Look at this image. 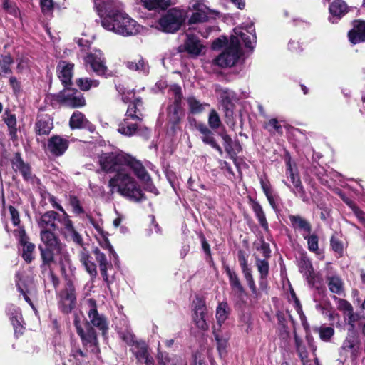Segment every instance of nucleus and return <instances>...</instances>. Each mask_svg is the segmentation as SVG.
Wrapping results in <instances>:
<instances>
[{"label":"nucleus","instance_id":"obj_11","mask_svg":"<svg viewBox=\"0 0 365 365\" xmlns=\"http://www.w3.org/2000/svg\"><path fill=\"white\" fill-rule=\"evenodd\" d=\"M187 11L192 12L188 19L189 24L204 23L208 21L209 8L202 0H191L189 3Z\"/></svg>","mask_w":365,"mask_h":365},{"label":"nucleus","instance_id":"obj_38","mask_svg":"<svg viewBox=\"0 0 365 365\" xmlns=\"http://www.w3.org/2000/svg\"><path fill=\"white\" fill-rule=\"evenodd\" d=\"M329 12L336 16H341L347 12V5L343 0H335L329 6Z\"/></svg>","mask_w":365,"mask_h":365},{"label":"nucleus","instance_id":"obj_13","mask_svg":"<svg viewBox=\"0 0 365 365\" xmlns=\"http://www.w3.org/2000/svg\"><path fill=\"white\" fill-rule=\"evenodd\" d=\"M58 221L62 226V234L68 239L69 238L76 244L83 246V240L81 235L76 231L73 222L66 211L62 213V217L58 218Z\"/></svg>","mask_w":365,"mask_h":365},{"label":"nucleus","instance_id":"obj_29","mask_svg":"<svg viewBox=\"0 0 365 365\" xmlns=\"http://www.w3.org/2000/svg\"><path fill=\"white\" fill-rule=\"evenodd\" d=\"M292 225L294 229H299L309 235L312 231L311 224L299 215H292L289 217Z\"/></svg>","mask_w":365,"mask_h":365},{"label":"nucleus","instance_id":"obj_5","mask_svg":"<svg viewBox=\"0 0 365 365\" xmlns=\"http://www.w3.org/2000/svg\"><path fill=\"white\" fill-rule=\"evenodd\" d=\"M241 54L239 39L236 36H231L229 46L213 60V63L220 67H230L236 63Z\"/></svg>","mask_w":365,"mask_h":365},{"label":"nucleus","instance_id":"obj_48","mask_svg":"<svg viewBox=\"0 0 365 365\" xmlns=\"http://www.w3.org/2000/svg\"><path fill=\"white\" fill-rule=\"evenodd\" d=\"M319 334L322 341H329L334 334V329L330 327H321Z\"/></svg>","mask_w":365,"mask_h":365},{"label":"nucleus","instance_id":"obj_37","mask_svg":"<svg viewBox=\"0 0 365 365\" xmlns=\"http://www.w3.org/2000/svg\"><path fill=\"white\" fill-rule=\"evenodd\" d=\"M76 85L81 91H88L92 87H98L99 81L88 77H81L76 79Z\"/></svg>","mask_w":365,"mask_h":365},{"label":"nucleus","instance_id":"obj_36","mask_svg":"<svg viewBox=\"0 0 365 365\" xmlns=\"http://www.w3.org/2000/svg\"><path fill=\"white\" fill-rule=\"evenodd\" d=\"M329 290L334 294H341L344 292V283L337 276L328 277L327 279Z\"/></svg>","mask_w":365,"mask_h":365},{"label":"nucleus","instance_id":"obj_56","mask_svg":"<svg viewBox=\"0 0 365 365\" xmlns=\"http://www.w3.org/2000/svg\"><path fill=\"white\" fill-rule=\"evenodd\" d=\"M337 308L338 309L343 311L344 314L353 311V307L351 304L346 300L343 299H337Z\"/></svg>","mask_w":365,"mask_h":365},{"label":"nucleus","instance_id":"obj_31","mask_svg":"<svg viewBox=\"0 0 365 365\" xmlns=\"http://www.w3.org/2000/svg\"><path fill=\"white\" fill-rule=\"evenodd\" d=\"M294 344L296 346V351L301 359V361L303 365H309V361L308 359V352L305 347V345L303 344L302 339H300L297 333L294 332Z\"/></svg>","mask_w":365,"mask_h":365},{"label":"nucleus","instance_id":"obj_49","mask_svg":"<svg viewBox=\"0 0 365 365\" xmlns=\"http://www.w3.org/2000/svg\"><path fill=\"white\" fill-rule=\"evenodd\" d=\"M234 32L236 35L235 36L237 37V38L239 39L240 41H243V43H245V46L247 48H253L252 43L250 39V36L249 35L240 31V29H235Z\"/></svg>","mask_w":365,"mask_h":365},{"label":"nucleus","instance_id":"obj_15","mask_svg":"<svg viewBox=\"0 0 365 365\" xmlns=\"http://www.w3.org/2000/svg\"><path fill=\"white\" fill-rule=\"evenodd\" d=\"M184 50L192 57H197L205 52V46L201 41L193 34H187L183 45Z\"/></svg>","mask_w":365,"mask_h":365},{"label":"nucleus","instance_id":"obj_24","mask_svg":"<svg viewBox=\"0 0 365 365\" xmlns=\"http://www.w3.org/2000/svg\"><path fill=\"white\" fill-rule=\"evenodd\" d=\"M287 170L289 172V178L293 184L294 188L292 191L295 193V195H299V197L305 201L307 200L306 192L302 185V181L297 173H295L290 163H287Z\"/></svg>","mask_w":365,"mask_h":365},{"label":"nucleus","instance_id":"obj_50","mask_svg":"<svg viewBox=\"0 0 365 365\" xmlns=\"http://www.w3.org/2000/svg\"><path fill=\"white\" fill-rule=\"evenodd\" d=\"M220 119L215 110H212L208 118V124L213 129H217L220 125Z\"/></svg>","mask_w":365,"mask_h":365},{"label":"nucleus","instance_id":"obj_14","mask_svg":"<svg viewBox=\"0 0 365 365\" xmlns=\"http://www.w3.org/2000/svg\"><path fill=\"white\" fill-rule=\"evenodd\" d=\"M69 146V141L58 135H52L47 143L48 151L55 157L63 155Z\"/></svg>","mask_w":365,"mask_h":365},{"label":"nucleus","instance_id":"obj_60","mask_svg":"<svg viewBox=\"0 0 365 365\" xmlns=\"http://www.w3.org/2000/svg\"><path fill=\"white\" fill-rule=\"evenodd\" d=\"M70 356H72L74 361H78V358L87 357L86 352L83 351L81 348L74 346L71 349Z\"/></svg>","mask_w":365,"mask_h":365},{"label":"nucleus","instance_id":"obj_41","mask_svg":"<svg viewBox=\"0 0 365 365\" xmlns=\"http://www.w3.org/2000/svg\"><path fill=\"white\" fill-rule=\"evenodd\" d=\"M85 119V115L79 111L74 112L70 118V128L72 130L81 129L82 125Z\"/></svg>","mask_w":365,"mask_h":365},{"label":"nucleus","instance_id":"obj_32","mask_svg":"<svg viewBox=\"0 0 365 365\" xmlns=\"http://www.w3.org/2000/svg\"><path fill=\"white\" fill-rule=\"evenodd\" d=\"M225 270L229 277L230 283L232 289L238 296H241L244 293L245 289L240 283L237 274L228 267H226Z\"/></svg>","mask_w":365,"mask_h":365},{"label":"nucleus","instance_id":"obj_20","mask_svg":"<svg viewBox=\"0 0 365 365\" xmlns=\"http://www.w3.org/2000/svg\"><path fill=\"white\" fill-rule=\"evenodd\" d=\"M79 261L86 272L90 275L91 280L93 282L98 276L97 266L85 247H83V250L79 253Z\"/></svg>","mask_w":365,"mask_h":365},{"label":"nucleus","instance_id":"obj_10","mask_svg":"<svg viewBox=\"0 0 365 365\" xmlns=\"http://www.w3.org/2000/svg\"><path fill=\"white\" fill-rule=\"evenodd\" d=\"M84 61L98 76L107 77L108 69L106 66V60L101 51L88 53L84 58Z\"/></svg>","mask_w":365,"mask_h":365},{"label":"nucleus","instance_id":"obj_33","mask_svg":"<svg viewBox=\"0 0 365 365\" xmlns=\"http://www.w3.org/2000/svg\"><path fill=\"white\" fill-rule=\"evenodd\" d=\"M130 351L135 356L138 361L142 362L143 358L148 355V346L147 344L142 340L138 341L131 348Z\"/></svg>","mask_w":365,"mask_h":365},{"label":"nucleus","instance_id":"obj_27","mask_svg":"<svg viewBox=\"0 0 365 365\" xmlns=\"http://www.w3.org/2000/svg\"><path fill=\"white\" fill-rule=\"evenodd\" d=\"M130 117H126L119 123L118 131L127 136L133 135L138 129L137 123H130Z\"/></svg>","mask_w":365,"mask_h":365},{"label":"nucleus","instance_id":"obj_17","mask_svg":"<svg viewBox=\"0 0 365 365\" xmlns=\"http://www.w3.org/2000/svg\"><path fill=\"white\" fill-rule=\"evenodd\" d=\"M92 253L93 254L95 259L98 264L100 272L103 281L107 284H109L110 282L109 281L108 270L113 268L111 262L108 260L106 255L101 252L100 248L98 247H94L93 248Z\"/></svg>","mask_w":365,"mask_h":365},{"label":"nucleus","instance_id":"obj_44","mask_svg":"<svg viewBox=\"0 0 365 365\" xmlns=\"http://www.w3.org/2000/svg\"><path fill=\"white\" fill-rule=\"evenodd\" d=\"M256 266L259 272L260 273L261 278H265L269 274V263L266 259H260L259 257L255 256Z\"/></svg>","mask_w":365,"mask_h":365},{"label":"nucleus","instance_id":"obj_63","mask_svg":"<svg viewBox=\"0 0 365 365\" xmlns=\"http://www.w3.org/2000/svg\"><path fill=\"white\" fill-rule=\"evenodd\" d=\"M7 116L4 118V123L6 124L8 128L16 127V118L14 114L6 111Z\"/></svg>","mask_w":365,"mask_h":365},{"label":"nucleus","instance_id":"obj_57","mask_svg":"<svg viewBox=\"0 0 365 365\" xmlns=\"http://www.w3.org/2000/svg\"><path fill=\"white\" fill-rule=\"evenodd\" d=\"M202 141L210 145L212 148H215L220 154L222 153V150L220 146L216 143L214 138L211 134H205L202 138Z\"/></svg>","mask_w":365,"mask_h":365},{"label":"nucleus","instance_id":"obj_6","mask_svg":"<svg viewBox=\"0 0 365 365\" xmlns=\"http://www.w3.org/2000/svg\"><path fill=\"white\" fill-rule=\"evenodd\" d=\"M185 20L183 11L175 8L171 9L161 17V30L167 33L177 31Z\"/></svg>","mask_w":365,"mask_h":365},{"label":"nucleus","instance_id":"obj_40","mask_svg":"<svg viewBox=\"0 0 365 365\" xmlns=\"http://www.w3.org/2000/svg\"><path fill=\"white\" fill-rule=\"evenodd\" d=\"M93 2L98 14L117 6L116 0H93Z\"/></svg>","mask_w":365,"mask_h":365},{"label":"nucleus","instance_id":"obj_23","mask_svg":"<svg viewBox=\"0 0 365 365\" xmlns=\"http://www.w3.org/2000/svg\"><path fill=\"white\" fill-rule=\"evenodd\" d=\"M54 230L44 229L40 232L41 240L43 245V247L61 249V242L58 237L53 232Z\"/></svg>","mask_w":365,"mask_h":365},{"label":"nucleus","instance_id":"obj_35","mask_svg":"<svg viewBox=\"0 0 365 365\" xmlns=\"http://www.w3.org/2000/svg\"><path fill=\"white\" fill-rule=\"evenodd\" d=\"M23 247L22 248V259L27 263L30 264L34 259V252L36 246L34 243L30 242L29 241L26 242L25 244H19Z\"/></svg>","mask_w":365,"mask_h":365},{"label":"nucleus","instance_id":"obj_55","mask_svg":"<svg viewBox=\"0 0 365 365\" xmlns=\"http://www.w3.org/2000/svg\"><path fill=\"white\" fill-rule=\"evenodd\" d=\"M14 234L19 238V244H25V242H28L29 240V237L26 235V230L23 226H19L18 229L14 230Z\"/></svg>","mask_w":365,"mask_h":365},{"label":"nucleus","instance_id":"obj_2","mask_svg":"<svg viewBox=\"0 0 365 365\" xmlns=\"http://www.w3.org/2000/svg\"><path fill=\"white\" fill-rule=\"evenodd\" d=\"M98 15L101 26L108 31L123 36H134L139 32V25L136 21L119 9L118 6Z\"/></svg>","mask_w":365,"mask_h":365},{"label":"nucleus","instance_id":"obj_16","mask_svg":"<svg viewBox=\"0 0 365 365\" xmlns=\"http://www.w3.org/2000/svg\"><path fill=\"white\" fill-rule=\"evenodd\" d=\"M58 76L63 87L73 86L74 64L66 61H60L57 64Z\"/></svg>","mask_w":365,"mask_h":365},{"label":"nucleus","instance_id":"obj_19","mask_svg":"<svg viewBox=\"0 0 365 365\" xmlns=\"http://www.w3.org/2000/svg\"><path fill=\"white\" fill-rule=\"evenodd\" d=\"M38 250L41 259L40 269L41 273L44 274L48 269L51 268L52 264L55 262V252H59L61 249L43 247L42 245H38Z\"/></svg>","mask_w":365,"mask_h":365},{"label":"nucleus","instance_id":"obj_62","mask_svg":"<svg viewBox=\"0 0 365 365\" xmlns=\"http://www.w3.org/2000/svg\"><path fill=\"white\" fill-rule=\"evenodd\" d=\"M215 338L217 343V349L221 353L225 351L227 345V340L226 339L221 338L219 334L214 331Z\"/></svg>","mask_w":365,"mask_h":365},{"label":"nucleus","instance_id":"obj_52","mask_svg":"<svg viewBox=\"0 0 365 365\" xmlns=\"http://www.w3.org/2000/svg\"><path fill=\"white\" fill-rule=\"evenodd\" d=\"M242 273L244 274V277L246 279V281L248 283V286L251 289L252 292L253 293H255L257 291L256 286L252 275L251 270L249 267H245L244 269H242Z\"/></svg>","mask_w":365,"mask_h":365},{"label":"nucleus","instance_id":"obj_25","mask_svg":"<svg viewBox=\"0 0 365 365\" xmlns=\"http://www.w3.org/2000/svg\"><path fill=\"white\" fill-rule=\"evenodd\" d=\"M349 38L354 44L365 41V21H356L354 29L349 32Z\"/></svg>","mask_w":365,"mask_h":365},{"label":"nucleus","instance_id":"obj_12","mask_svg":"<svg viewBox=\"0 0 365 365\" xmlns=\"http://www.w3.org/2000/svg\"><path fill=\"white\" fill-rule=\"evenodd\" d=\"M10 162L13 170L16 173L19 172L24 181L34 182L35 179L38 180L36 176L32 173L31 165L24 161L21 153L16 152L14 156L10 160Z\"/></svg>","mask_w":365,"mask_h":365},{"label":"nucleus","instance_id":"obj_42","mask_svg":"<svg viewBox=\"0 0 365 365\" xmlns=\"http://www.w3.org/2000/svg\"><path fill=\"white\" fill-rule=\"evenodd\" d=\"M2 8L6 13L14 17L20 15V10L16 4L10 0H2Z\"/></svg>","mask_w":365,"mask_h":365},{"label":"nucleus","instance_id":"obj_47","mask_svg":"<svg viewBox=\"0 0 365 365\" xmlns=\"http://www.w3.org/2000/svg\"><path fill=\"white\" fill-rule=\"evenodd\" d=\"M304 239L307 240L308 248L312 252H317L319 249V238L317 235H304Z\"/></svg>","mask_w":365,"mask_h":365},{"label":"nucleus","instance_id":"obj_22","mask_svg":"<svg viewBox=\"0 0 365 365\" xmlns=\"http://www.w3.org/2000/svg\"><path fill=\"white\" fill-rule=\"evenodd\" d=\"M143 105V103L140 97L134 98L128 106L125 116L130 117L133 120L141 121L143 119V114L141 113Z\"/></svg>","mask_w":365,"mask_h":365},{"label":"nucleus","instance_id":"obj_3","mask_svg":"<svg viewBox=\"0 0 365 365\" xmlns=\"http://www.w3.org/2000/svg\"><path fill=\"white\" fill-rule=\"evenodd\" d=\"M74 326L84 349L93 354H99L100 346L97 332L90 324V322L86 320L83 328L81 327L80 321L76 319L74 320Z\"/></svg>","mask_w":365,"mask_h":365},{"label":"nucleus","instance_id":"obj_51","mask_svg":"<svg viewBox=\"0 0 365 365\" xmlns=\"http://www.w3.org/2000/svg\"><path fill=\"white\" fill-rule=\"evenodd\" d=\"M11 322L13 325V328L14 330V334L16 337L22 335L24 331V327L19 321L16 316H12L10 318Z\"/></svg>","mask_w":365,"mask_h":365},{"label":"nucleus","instance_id":"obj_54","mask_svg":"<svg viewBox=\"0 0 365 365\" xmlns=\"http://www.w3.org/2000/svg\"><path fill=\"white\" fill-rule=\"evenodd\" d=\"M71 260L69 258H65L64 261L61 260L59 262L61 274L65 280L66 283H68V281H73L72 279L66 273V265H70Z\"/></svg>","mask_w":365,"mask_h":365},{"label":"nucleus","instance_id":"obj_4","mask_svg":"<svg viewBox=\"0 0 365 365\" xmlns=\"http://www.w3.org/2000/svg\"><path fill=\"white\" fill-rule=\"evenodd\" d=\"M73 86L64 87L58 93L52 95V101L71 108H82L86 105L83 94Z\"/></svg>","mask_w":365,"mask_h":365},{"label":"nucleus","instance_id":"obj_34","mask_svg":"<svg viewBox=\"0 0 365 365\" xmlns=\"http://www.w3.org/2000/svg\"><path fill=\"white\" fill-rule=\"evenodd\" d=\"M125 64L130 71H141L144 73H148V68L141 56H138L136 58L126 61Z\"/></svg>","mask_w":365,"mask_h":365},{"label":"nucleus","instance_id":"obj_45","mask_svg":"<svg viewBox=\"0 0 365 365\" xmlns=\"http://www.w3.org/2000/svg\"><path fill=\"white\" fill-rule=\"evenodd\" d=\"M358 340L352 336H349L344 340L342 349L346 351L355 352L358 348Z\"/></svg>","mask_w":365,"mask_h":365},{"label":"nucleus","instance_id":"obj_9","mask_svg":"<svg viewBox=\"0 0 365 365\" xmlns=\"http://www.w3.org/2000/svg\"><path fill=\"white\" fill-rule=\"evenodd\" d=\"M89 305V311L88 316L89 317L90 324L94 328L96 327L98 330L101 331L102 335L106 336L108 330V324L106 317L100 314L97 309L96 301L93 299L88 300Z\"/></svg>","mask_w":365,"mask_h":365},{"label":"nucleus","instance_id":"obj_8","mask_svg":"<svg viewBox=\"0 0 365 365\" xmlns=\"http://www.w3.org/2000/svg\"><path fill=\"white\" fill-rule=\"evenodd\" d=\"M170 91L174 98L173 105L168 108V117L170 121L174 124H178L185 115L184 110L182 107V91L179 86L173 85L170 87Z\"/></svg>","mask_w":365,"mask_h":365},{"label":"nucleus","instance_id":"obj_26","mask_svg":"<svg viewBox=\"0 0 365 365\" xmlns=\"http://www.w3.org/2000/svg\"><path fill=\"white\" fill-rule=\"evenodd\" d=\"M87 217L88 218L89 222L91 223V225L96 229V230L102 237L101 240H98V242L101 247L105 250H109L113 247V245H111L110 240H108V233L107 232L103 231V230L98 225V224L91 215H87Z\"/></svg>","mask_w":365,"mask_h":365},{"label":"nucleus","instance_id":"obj_59","mask_svg":"<svg viewBox=\"0 0 365 365\" xmlns=\"http://www.w3.org/2000/svg\"><path fill=\"white\" fill-rule=\"evenodd\" d=\"M232 106L231 104L227 105L225 108V120L227 124L234 126L235 122L233 119V110Z\"/></svg>","mask_w":365,"mask_h":365},{"label":"nucleus","instance_id":"obj_7","mask_svg":"<svg viewBox=\"0 0 365 365\" xmlns=\"http://www.w3.org/2000/svg\"><path fill=\"white\" fill-rule=\"evenodd\" d=\"M58 306L64 314H68L76 307V294L73 281L66 283L65 287L58 294Z\"/></svg>","mask_w":365,"mask_h":365},{"label":"nucleus","instance_id":"obj_61","mask_svg":"<svg viewBox=\"0 0 365 365\" xmlns=\"http://www.w3.org/2000/svg\"><path fill=\"white\" fill-rule=\"evenodd\" d=\"M9 210L11 216V221L14 226L19 225L20 217L19 211L12 205L9 206Z\"/></svg>","mask_w":365,"mask_h":365},{"label":"nucleus","instance_id":"obj_18","mask_svg":"<svg viewBox=\"0 0 365 365\" xmlns=\"http://www.w3.org/2000/svg\"><path fill=\"white\" fill-rule=\"evenodd\" d=\"M53 128V118L48 114L37 115L34 125L35 133L37 135H48Z\"/></svg>","mask_w":365,"mask_h":365},{"label":"nucleus","instance_id":"obj_1","mask_svg":"<svg viewBox=\"0 0 365 365\" xmlns=\"http://www.w3.org/2000/svg\"><path fill=\"white\" fill-rule=\"evenodd\" d=\"M98 163L106 173H114L108 182V186L117 189V192L130 201L141 202L146 200L140 185L127 172L131 170L136 177L145 185V190L153 192L156 188L150 182V178L142 163L125 153H106L99 156Z\"/></svg>","mask_w":365,"mask_h":365},{"label":"nucleus","instance_id":"obj_28","mask_svg":"<svg viewBox=\"0 0 365 365\" xmlns=\"http://www.w3.org/2000/svg\"><path fill=\"white\" fill-rule=\"evenodd\" d=\"M14 63V58L10 53L0 56V76L5 77L12 73L11 66Z\"/></svg>","mask_w":365,"mask_h":365},{"label":"nucleus","instance_id":"obj_46","mask_svg":"<svg viewBox=\"0 0 365 365\" xmlns=\"http://www.w3.org/2000/svg\"><path fill=\"white\" fill-rule=\"evenodd\" d=\"M69 204L73 208V212L76 215H81L84 213V209L81 205V202L77 196L71 195H69Z\"/></svg>","mask_w":365,"mask_h":365},{"label":"nucleus","instance_id":"obj_39","mask_svg":"<svg viewBox=\"0 0 365 365\" xmlns=\"http://www.w3.org/2000/svg\"><path fill=\"white\" fill-rule=\"evenodd\" d=\"M206 310L197 311L193 313V320L196 326L203 330L206 331L209 329V325L206 321Z\"/></svg>","mask_w":365,"mask_h":365},{"label":"nucleus","instance_id":"obj_21","mask_svg":"<svg viewBox=\"0 0 365 365\" xmlns=\"http://www.w3.org/2000/svg\"><path fill=\"white\" fill-rule=\"evenodd\" d=\"M59 215L53 210L47 211L43 213L38 220V225L41 230L48 229L56 230L58 228L55 220H58Z\"/></svg>","mask_w":365,"mask_h":365},{"label":"nucleus","instance_id":"obj_30","mask_svg":"<svg viewBox=\"0 0 365 365\" xmlns=\"http://www.w3.org/2000/svg\"><path fill=\"white\" fill-rule=\"evenodd\" d=\"M186 101L190 113L194 115L202 113L205 108L209 106V104L202 103L194 96H189Z\"/></svg>","mask_w":365,"mask_h":365},{"label":"nucleus","instance_id":"obj_53","mask_svg":"<svg viewBox=\"0 0 365 365\" xmlns=\"http://www.w3.org/2000/svg\"><path fill=\"white\" fill-rule=\"evenodd\" d=\"M264 128L269 130V132H272V129H274L276 130L277 133L279 134L282 133V126L279 124L276 118H272L269 120L267 123H265L264 125Z\"/></svg>","mask_w":365,"mask_h":365},{"label":"nucleus","instance_id":"obj_58","mask_svg":"<svg viewBox=\"0 0 365 365\" xmlns=\"http://www.w3.org/2000/svg\"><path fill=\"white\" fill-rule=\"evenodd\" d=\"M9 85L12 88L14 95L18 96L21 91V86L20 81L16 76H11L9 78Z\"/></svg>","mask_w":365,"mask_h":365},{"label":"nucleus","instance_id":"obj_64","mask_svg":"<svg viewBox=\"0 0 365 365\" xmlns=\"http://www.w3.org/2000/svg\"><path fill=\"white\" fill-rule=\"evenodd\" d=\"M121 338L123 341H125L130 347H132L138 341V340H136L135 336L130 332L123 333Z\"/></svg>","mask_w":365,"mask_h":365},{"label":"nucleus","instance_id":"obj_43","mask_svg":"<svg viewBox=\"0 0 365 365\" xmlns=\"http://www.w3.org/2000/svg\"><path fill=\"white\" fill-rule=\"evenodd\" d=\"M228 316V307L225 302H221L219 304L216 310V318L217 322L221 324L223 323Z\"/></svg>","mask_w":365,"mask_h":365}]
</instances>
